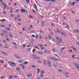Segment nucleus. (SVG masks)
<instances>
[{
    "label": "nucleus",
    "instance_id": "obj_31",
    "mask_svg": "<svg viewBox=\"0 0 79 79\" xmlns=\"http://www.w3.org/2000/svg\"><path fill=\"white\" fill-rule=\"evenodd\" d=\"M6 30H8V31H10V28H9L6 27Z\"/></svg>",
    "mask_w": 79,
    "mask_h": 79
},
{
    "label": "nucleus",
    "instance_id": "obj_13",
    "mask_svg": "<svg viewBox=\"0 0 79 79\" xmlns=\"http://www.w3.org/2000/svg\"><path fill=\"white\" fill-rule=\"evenodd\" d=\"M29 45H30V46H31V47H32V45H33V43L31 42H30L29 44Z\"/></svg>",
    "mask_w": 79,
    "mask_h": 79
},
{
    "label": "nucleus",
    "instance_id": "obj_47",
    "mask_svg": "<svg viewBox=\"0 0 79 79\" xmlns=\"http://www.w3.org/2000/svg\"><path fill=\"white\" fill-rule=\"evenodd\" d=\"M53 52H54L55 51V48H53L52 50Z\"/></svg>",
    "mask_w": 79,
    "mask_h": 79
},
{
    "label": "nucleus",
    "instance_id": "obj_19",
    "mask_svg": "<svg viewBox=\"0 0 79 79\" xmlns=\"http://www.w3.org/2000/svg\"><path fill=\"white\" fill-rule=\"evenodd\" d=\"M75 3H76V2H73L71 4V5H75Z\"/></svg>",
    "mask_w": 79,
    "mask_h": 79
},
{
    "label": "nucleus",
    "instance_id": "obj_5",
    "mask_svg": "<svg viewBox=\"0 0 79 79\" xmlns=\"http://www.w3.org/2000/svg\"><path fill=\"white\" fill-rule=\"evenodd\" d=\"M46 60H43V63L44 64V65H46L47 64V63H46Z\"/></svg>",
    "mask_w": 79,
    "mask_h": 79
},
{
    "label": "nucleus",
    "instance_id": "obj_41",
    "mask_svg": "<svg viewBox=\"0 0 79 79\" xmlns=\"http://www.w3.org/2000/svg\"><path fill=\"white\" fill-rule=\"evenodd\" d=\"M35 48H37L38 50H40V48H39L38 47H37V46H35Z\"/></svg>",
    "mask_w": 79,
    "mask_h": 79
},
{
    "label": "nucleus",
    "instance_id": "obj_24",
    "mask_svg": "<svg viewBox=\"0 0 79 79\" xmlns=\"http://www.w3.org/2000/svg\"><path fill=\"white\" fill-rule=\"evenodd\" d=\"M41 72L42 73V74H44V73H45V71L44 70H42L41 71Z\"/></svg>",
    "mask_w": 79,
    "mask_h": 79
},
{
    "label": "nucleus",
    "instance_id": "obj_3",
    "mask_svg": "<svg viewBox=\"0 0 79 79\" xmlns=\"http://www.w3.org/2000/svg\"><path fill=\"white\" fill-rule=\"evenodd\" d=\"M48 65L49 68L51 67V63H50V61L49 60L48 61Z\"/></svg>",
    "mask_w": 79,
    "mask_h": 79
},
{
    "label": "nucleus",
    "instance_id": "obj_28",
    "mask_svg": "<svg viewBox=\"0 0 79 79\" xmlns=\"http://www.w3.org/2000/svg\"><path fill=\"white\" fill-rule=\"evenodd\" d=\"M64 75H68V73L67 72H65V73H64Z\"/></svg>",
    "mask_w": 79,
    "mask_h": 79
},
{
    "label": "nucleus",
    "instance_id": "obj_10",
    "mask_svg": "<svg viewBox=\"0 0 79 79\" xmlns=\"http://www.w3.org/2000/svg\"><path fill=\"white\" fill-rule=\"evenodd\" d=\"M5 21H6V20H5V19H3L1 20V22H2V23H3V22H5Z\"/></svg>",
    "mask_w": 79,
    "mask_h": 79
},
{
    "label": "nucleus",
    "instance_id": "obj_48",
    "mask_svg": "<svg viewBox=\"0 0 79 79\" xmlns=\"http://www.w3.org/2000/svg\"><path fill=\"white\" fill-rule=\"evenodd\" d=\"M24 64H20L21 66H24Z\"/></svg>",
    "mask_w": 79,
    "mask_h": 79
},
{
    "label": "nucleus",
    "instance_id": "obj_35",
    "mask_svg": "<svg viewBox=\"0 0 79 79\" xmlns=\"http://www.w3.org/2000/svg\"><path fill=\"white\" fill-rule=\"evenodd\" d=\"M41 49L42 50H44V49H45V47H41Z\"/></svg>",
    "mask_w": 79,
    "mask_h": 79
},
{
    "label": "nucleus",
    "instance_id": "obj_14",
    "mask_svg": "<svg viewBox=\"0 0 79 79\" xmlns=\"http://www.w3.org/2000/svg\"><path fill=\"white\" fill-rule=\"evenodd\" d=\"M38 53L39 54H40V55H43V53L41 52H39H39H38Z\"/></svg>",
    "mask_w": 79,
    "mask_h": 79
},
{
    "label": "nucleus",
    "instance_id": "obj_63",
    "mask_svg": "<svg viewBox=\"0 0 79 79\" xmlns=\"http://www.w3.org/2000/svg\"><path fill=\"white\" fill-rule=\"evenodd\" d=\"M44 53H47V51L46 50H44Z\"/></svg>",
    "mask_w": 79,
    "mask_h": 79
},
{
    "label": "nucleus",
    "instance_id": "obj_9",
    "mask_svg": "<svg viewBox=\"0 0 79 79\" xmlns=\"http://www.w3.org/2000/svg\"><path fill=\"white\" fill-rule=\"evenodd\" d=\"M15 57V58H17L19 59L20 58V57L19 56H18L16 55H14Z\"/></svg>",
    "mask_w": 79,
    "mask_h": 79
},
{
    "label": "nucleus",
    "instance_id": "obj_18",
    "mask_svg": "<svg viewBox=\"0 0 79 79\" xmlns=\"http://www.w3.org/2000/svg\"><path fill=\"white\" fill-rule=\"evenodd\" d=\"M38 62L39 63H42V61H41L40 60H37Z\"/></svg>",
    "mask_w": 79,
    "mask_h": 79
},
{
    "label": "nucleus",
    "instance_id": "obj_43",
    "mask_svg": "<svg viewBox=\"0 0 79 79\" xmlns=\"http://www.w3.org/2000/svg\"><path fill=\"white\" fill-rule=\"evenodd\" d=\"M32 27H33L32 25H30V29H32Z\"/></svg>",
    "mask_w": 79,
    "mask_h": 79
},
{
    "label": "nucleus",
    "instance_id": "obj_42",
    "mask_svg": "<svg viewBox=\"0 0 79 79\" xmlns=\"http://www.w3.org/2000/svg\"><path fill=\"white\" fill-rule=\"evenodd\" d=\"M43 76H44V75H43V74H41L40 75L41 77V78L43 77Z\"/></svg>",
    "mask_w": 79,
    "mask_h": 79
},
{
    "label": "nucleus",
    "instance_id": "obj_36",
    "mask_svg": "<svg viewBox=\"0 0 79 79\" xmlns=\"http://www.w3.org/2000/svg\"><path fill=\"white\" fill-rule=\"evenodd\" d=\"M9 77L10 79H12L13 78V76H10Z\"/></svg>",
    "mask_w": 79,
    "mask_h": 79
},
{
    "label": "nucleus",
    "instance_id": "obj_53",
    "mask_svg": "<svg viewBox=\"0 0 79 79\" xmlns=\"http://www.w3.org/2000/svg\"><path fill=\"white\" fill-rule=\"evenodd\" d=\"M12 44H14V45H16V43H13L12 42Z\"/></svg>",
    "mask_w": 79,
    "mask_h": 79
},
{
    "label": "nucleus",
    "instance_id": "obj_6",
    "mask_svg": "<svg viewBox=\"0 0 79 79\" xmlns=\"http://www.w3.org/2000/svg\"><path fill=\"white\" fill-rule=\"evenodd\" d=\"M48 37H49L50 40H52V37L50 35H48Z\"/></svg>",
    "mask_w": 79,
    "mask_h": 79
},
{
    "label": "nucleus",
    "instance_id": "obj_46",
    "mask_svg": "<svg viewBox=\"0 0 79 79\" xmlns=\"http://www.w3.org/2000/svg\"><path fill=\"white\" fill-rule=\"evenodd\" d=\"M29 16L30 18H34V17H32V16L31 15H29Z\"/></svg>",
    "mask_w": 79,
    "mask_h": 79
},
{
    "label": "nucleus",
    "instance_id": "obj_40",
    "mask_svg": "<svg viewBox=\"0 0 79 79\" xmlns=\"http://www.w3.org/2000/svg\"><path fill=\"white\" fill-rule=\"evenodd\" d=\"M10 16L12 18H13V17H14V15L13 14H11Z\"/></svg>",
    "mask_w": 79,
    "mask_h": 79
},
{
    "label": "nucleus",
    "instance_id": "obj_2",
    "mask_svg": "<svg viewBox=\"0 0 79 79\" xmlns=\"http://www.w3.org/2000/svg\"><path fill=\"white\" fill-rule=\"evenodd\" d=\"M50 59H51V60H55V61H58V59H56V58H53V57H50Z\"/></svg>",
    "mask_w": 79,
    "mask_h": 79
},
{
    "label": "nucleus",
    "instance_id": "obj_61",
    "mask_svg": "<svg viewBox=\"0 0 79 79\" xmlns=\"http://www.w3.org/2000/svg\"><path fill=\"white\" fill-rule=\"evenodd\" d=\"M26 45H23V47H26Z\"/></svg>",
    "mask_w": 79,
    "mask_h": 79
},
{
    "label": "nucleus",
    "instance_id": "obj_21",
    "mask_svg": "<svg viewBox=\"0 0 79 79\" xmlns=\"http://www.w3.org/2000/svg\"><path fill=\"white\" fill-rule=\"evenodd\" d=\"M51 24L52 26L54 27H55V25L54 24L51 23Z\"/></svg>",
    "mask_w": 79,
    "mask_h": 79
},
{
    "label": "nucleus",
    "instance_id": "obj_17",
    "mask_svg": "<svg viewBox=\"0 0 79 79\" xmlns=\"http://www.w3.org/2000/svg\"><path fill=\"white\" fill-rule=\"evenodd\" d=\"M54 56H56L57 57H58V58H60V57L57 54H54Z\"/></svg>",
    "mask_w": 79,
    "mask_h": 79
},
{
    "label": "nucleus",
    "instance_id": "obj_11",
    "mask_svg": "<svg viewBox=\"0 0 79 79\" xmlns=\"http://www.w3.org/2000/svg\"><path fill=\"white\" fill-rule=\"evenodd\" d=\"M2 31L4 33H6V34H7V33H8V32L5 30H2Z\"/></svg>",
    "mask_w": 79,
    "mask_h": 79
},
{
    "label": "nucleus",
    "instance_id": "obj_45",
    "mask_svg": "<svg viewBox=\"0 0 79 79\" xmlns=\"http://www.w3.org/2000/svg\"><path fill=\"white\" fill-rule=\"evenodd\" d=\"M26 2H27V3H29V0H26Z\"/></svg>",
    "mask_w": 79,
    "mask_h": 79
},
{
    "label": "nucleus",
    "instance_id": "obj_60",
    "mask_svg": "<svg viewBox=\"0 0 79 79\" xmlns=\"http://www.w3.org/2000/svg\"><path fill=\"white\" fill-rule=\"evenodd\" d=\"M16 12H19V10H16Z\"/></svg>",
    "mask_w": 79,
    "mask_h": 79
},
{
    "label": "nucleus",
    "instance_id": "obj_23",
    "mask_svg": "<svg viewBox=\"0 0 79 79\" xmlns=\"http://www.w3.org/2000/svg\"><path fill=\"white\" fill-rule=\"evenodd\" d=\"M23 64L25 65L27 64H28V62H25Z\"/></svg>",
    "mask_w": 79,
    "mask_h": 79
},
{
    "label": "nucleus",
    "instance_id": "obj_54",
    "mask_svg": "<svg viewBox=\"0 0 79 79\" xmlns=\"http://www.w3.org/2000/svg\"><path fill=\"white\" fill-rule=\"evenodd\" d=\"M8 46L7 47H6V46H5L4 47V48H8Z\"/></svg>",
    "mask_w": 79,
    "mask_h": 79
},
{
    "label": "nucleus",
    "instance_id": "obj_59",
    "mask_svg": "<svg viewBox=\"0 0 79 79\" xmlns=\"http://www.w3.org/2000/svg\"><path fill=\"white\" fill-rule=\"evenodd\" d=\"M31 67H33V68H35V65H31Z\"/></svg>",
    "mask_w": 79,
    "mask_h": 79
},
{
    "label": "nucleus",
    "instance_id": "obj_32",
    "mask_svg": "<svg viewBox=\"0 0 79 79\" xmlns=\"http://www.w3.org/2000/svg\"><path fill=\"white\" fill-rule=\"evenodd\" d=\"M58 71H59V72H61V71H63V70L61 69H58Z\"/></svg>",
    "mask_w": 79,
    "mask_h": 79
},
{
    "label": "nucleus",
    "instance_id": "obj_27",
    "mask_svg": "<svg viewBox=\"0 0 79 79\" xmlns=\"http://www.w3.org/2000/svg\"><path fill=\"white\" fill-rule=\"evenodd\" d=\"M30 76H32V75L31 74H27V77H30Z\"/></svg>",
    "mask_w": 79,
    "mask_h": 79
},
{
    "label": "nucleus",
    "instance_id": "obj_57",
    "mask_svg": "<svg viewBox=\"0 0 79 79\" xmlns=\"http://www.w3.org/2000/svg\"><path fill=\"white\" fill-rule=\"evenodd\" d=\"M55 0H52L51 2H55Z\"/></svg>",
    "mask_w": 79,
    "mask_h": 79
},
{
    "label": "nucleus",
    "instance_id": "obj_37",
    "mask_svg": "<svg viewBox=\"0 0 79 79\" xmlns=\"http://www.w3.org/2000/svg\"><path fill=\"white\" fill-rule=\"evenodd\" d=\"M47 53H50L51 54L50 51H47Z\"/></svg>",
    "mask_w": 79,
    "mask_h": 79
},
{
    "label": "nucleus",
    "instance_id": "obj_55",
    "mask_svg": "<svg viewBox=\"0 0 79 79\" xmlns=\"http://www.w3.org/2000/svg\"><path fill=\"white\" fill-rule=\"evenodd\" d=\"M73 49L74 50H76V48H74V47H73Z\"/></svg>",
    "mask_w": 79,
    "mask_h": 79
},
{
    "label": "nucleus",
    "instance_id": "obj_25",
    "mask_svg": "<svg viewBox=\"0 0 79 79\" xmlns=\"http://www.w3.org/2000/svg\"><path fill=\"white\" fill-rule=\"evenodd\" d=\"M39 32H40V33H44V32H43V31H42V30H39Z\"/></svg>",
    "mask_w": 79,
    "mask_h": 79
},
{
    "label": "nucleus",
    "instance_id": "obj_33",
    "mask_svg": "<svg viewBox=\"0 0 79 79\" xmlns=\"http://www.w3.org/2000/svg\"><path fill=\"white\" fill-rule=\"evenodd\" d=\"M53 66L54 68H56V64H54L53 65Z\"/></svg>",
    "mask_w": 79,
    "mask_h": 79
},
{
    "label": "nucleus",
    "instance_id": "obj_52",
    "mask_svg": "<svg viewBox=\"0 0 79 79\" xmlns=\"http://www.w3.org/2000/svg\"><path fill=\"white\" fill-rule=\"evenodd\" d=\"M56 39L58 40H59V38H58V37L57 36L56 37Z\"/></svg>",
    "mask_w": 79,
    "mask_h": 79
},
{
    "label": "nucleus",
    "instance_id": "obj_56",
    "mask_svg": "<svg viewBox=\"0 0 79 79\" xmlns=\"http://www.w3.org/2000/svg\"><path fill=\"white\" fill-rule=\"evenodd\" d=\"M77 44L78 45H79V43L78 42H77Z\"/></svg>",
    "mask_w": 79,
    "mask_h": 79
},
{
    "label": "nucleus",
    "instance_id": "obj_30",
    "mask_svg": "<svg viewBox=\"0 0 79 79\" xmlns=\"http://www.w3.org/2000/svg\"><path fill=\"white\" fill-rule=\"evenodd\" d=\"M0 26L2 27H5V26H4V25H0Z\"/></svg>",
    "mask_w": 79,
    "mask_h": 79
},
{
    "label": "nucleus",
    "instance_id": "obj_4",
    "mask_svg": "<svg viewBox=\"0 0 79 79\" xmlns=\"http://www.w3.org/2000/svg\"><path fill=\"white\" fill-rule=\"evenodd\" d=\"M37 5H36V4H35V9H36V11H39V10H38V9H37Z\"/></svg>",
    "mask_w": 79,
    "mask_h": 79
},
{
    "label": "nucleus",
    "instance_id": "obj_50",
    "mask_svg": "<svg viewBox=\"0 0 79 79\" xmlns=\"http://www.w3.org/2000/svg\"><path fill=\"white\" fill-rule=\"evenodd\" d=\"M1 35H2V36H4V34H3V33H1Z\"/></svg>",
    "mask_w": 79,
    "mask_h": 79
},
{
    "label": "nucleus",
    "instance_id": "obj_22",
    "mask_svg": "<svg viewBox=\"0 0 79 79\" xmlns=\"http://www.w3.org/2000/svg\"><path fill=\"white\" fill-rule=\"evenodd\" d=\"M23 60H20L19 61V63H23Z\"/></svg>",
    "mask_w": 79,
    "mask_h": 79
},
{
    "label": "nucleus",
    "instance_id": "obj_29",
    "mask_svg": "<svg viewBox=\"0 0 79 79\" xmlns=\"http://www.w3.org/2000/svg\"><path fill=\"white\" fill-rule=\"evenodd\" d=\"M32 56H33V57H36V56H36V55H35L33 54Z\"/></svg>",
    "mask_w": 79,
    "mask_h": 79
},
{
    "label": "nucleus",
    "instance_id": "obj_8",
    "mask_svg": "<svg viewBox=\"0 0 79 79\" xmlns=\"http://www.w3.org/2000/svg\"><path fill=\"white\" fill-rule=\"evenodd\" d=\"M1 53H2L3 54V55H5L7 56L8 55L7 54H6V53L3 51H2Z\"/></svg>",
    "mask_w": 79,
    "mask_h": 79
},
{
    "label": "nucleus",
    "instance_id": "obj_39",
    "mask_svg": "<svg viewBox=\"0 0 79 79\" xmlns=\"http://www.w3.org/2000/svg\"><path fill=\"white\" fill-rule=\"evenodd\" d=\"M42 26H44V22H42Z\"/></svg>",
    "mask_w": 79,
    "mask_h": 79
},
{
    "label": "nucleus",
    "instance_id": "obj_62",
    "mask_svg": "<svg viewBox=\"0 0 79 79\" xmlns=\"http://www.w3.org/2000/svg\"><path fill=\"white\" fill-rule=\"evenodd\" d=\"M17 70H18V71H19V68H18V67H17Z\"/></svg>",
    "mask_w": 79,
    "mask_h": 79
},
{
    "label": "nucleus",
    "instance_id": "obj_38",
    "mask_svg": "<svg viewBox=\"0 0 79 79\" xmlns=\"http://www.w3.org/2000/svg\"><path fill=\"white\" fill-rule=\"evenodd\" d=\"M1 79H5V77H1Z\"/></svg>",
    "mask_w": 79,
    "mask_h": 79
},
{
    "label": "nucleus",
    "instance_id": "obj_1",
    "mask_svg": "<svg viewBox=\"0 0 79 79\" xmlns=\"http://www.w3.org/2000/svg\"><path fill=\"white\" fill-rule=\"evenodd\" d=\"M9 64L11 66V65H13L12 66H16V64L14 62H12V61H10L9 62Z\"/></svg>",
    "mask_w": 79,
    "mask_h": 79
},
{
    "label": "nucleus",
    "instance_id": "obj_44",
    "mask_svg": "<svg viewBox=\"0 0 79 79\" xmlns=\"http://www.w3.org/2000/svg\"><path fill=\"white\" fill-rule=\"evenodd\" d=\"M59 31H60V30H59V29H58L57 31H56L57 33H58V32H59Z\"/></svg>",
    "mask_w": 79,
    "mask_h": 79
},
{
    "label": "nucleus",
    "instance_id": "obj_7",
    "mask_svg": "<svg viewBox=\"0 0 79 79\" xmlns=\"http://www.w3.org/2000/svg\"><path fill=\"white\" fill-rule=\"evenodd\" d=\"M21 11H20V12L21 13H23V12H26V10H24L23 9H21Z\"/></svg>",
    "mask_w": 79,
    "mask_h": 79
},
{
    "label": "nucleus",
    "instance_id": "obj_51",
    "mask_svg": "<svg viewBox=\"0 0 79 79\" xmlns=\"http://www.w3.org/2000/svg\"><path fill=\"white\" fill-rule=\"evenodd\" d=\"M31 42H34V40H31Z\"/></svg>",
    "mask_w": 79,
    "mask_h": 79
},
{
    "label": "nucleus",
    "instance_id": "obj_64",
    "mask_svg": "<svg viewBox=\"0 0 79 79\" xmlns=\"http://www.w3.org/2000/svg\"><path fill=\"white\" fill-rule=\"evenodd\" d=\"M3 13H4V14H6V12H5V11H3Z\"/></svg>",
    "mask_w": 79,
    "mask_h": 79
},
{
    "label": "nucleus",
    "instance_id": "obj_34",
    "mask_svg": "<svg viewBox=\"0 0 79 79\" xmlns=\"http://www.w3.org/2000/svg\"><path fill=\"white\" fill-rule=\"evenodd\" d=\"M1 63L2 64H3V63H4V62L2 60H1Z\"/></svg>",
    "mask_w": 79,
    "mask_h": 79
},
{
    "label": "nucleus",
    "instance_id": "obj_26",
    "mask_svg": "<svg viewBox=\"0 0 79 79\" xmlns=\"http://www.w3.org/2000/svg\"><path fill=\"white\" fill-rule=\"evenodd\" d=\"M35 52V49H34L33 50L32 52H33V53H34V52Z\"/></svg>",
    "mask_w": 79,
    "mask_h": 79
},
{
    "label": "nucleus",
    "instance_id": "obj_49",
    "mask_svg": "<svg viewBox=\"0 0 79 79\" xmlns=\"http://www.w3.org/2000/svg\"><path fill=\"white\" fill-rule=\"evenodd\" d=\"M32 11H33V13H35V10H32Z\"/></svg>",
    "mask_w": 79,
    "mask_h": 79
},
{
    "label": "nucleus",
    "instance_id": "obj_20",
    "mask_svg": "<svg viewBox=\"0 0 79 79\" xmlns=\"http://www.w3.org/2000/svg\"><path fill=\"white\" fill-rule=\"evenodd\" d=\"M57 45H60V43L58 42H56Z\"/></svg>",
    "mask_w": 79,
    "mask_h": 79
},
{
    "label": "nucleus",
    "instance_id": "obj_12",
    "mask_svg": "<svg viewBox=\"0 0 79 79\" xmlns=\"http://www.w3.org/2000/svg\"><path fill=\"white\" fill-rule=\"evenodd\" d=\"M61 34L62 35H64V36H66V34H65V33H63V32H61Z\"/></svg>",
    "mask_w": 79,
    "mask_h": 79
},
{
    "label": "nucleus",
    "instance_id": "obj_15",
    "mask_svg": "<svg viewBox=\"0 0 79 79\" xmlns=\"http://www.w3.org/2000/svg\"><path fill=\"white\" fill-rule=\"evenodd\" d=\"M9 34H10L9 35L10 37H11V38H13V35L12 34H11V33H9Z\"/></svg>",
    "mask_w": 79,
    "mask_h": 79
},
{
    "label": "nucleus",
    "instance_id": "obj_16",
    "mask_svg": "<svg viewBox=\"0 0 79 79\" xmlns=\"http://www.w3.org/2000/svg\"><path fill=\"white\" fill-rule=\"evenodd\" d=\"M60 50L61 52H63L64 50V48H60Z\"/></svg>",
    "mask_w": 79,
    "mask_h": 79
},
{
    "label": "nucleus",
    "instance_id": "obj_58",
    "mask_svg": "<svg viewBox=\"0 0 79 79\" xmlns=\"http://www.w3.org/2000/svg\"><path fill=\"white\" fill-rule=\"evenodd\" d=\"M27 50H31V48H27Z\"/></svg>",
    "mask_w": 79,
    "mask_h": 79
}]
</instances>
